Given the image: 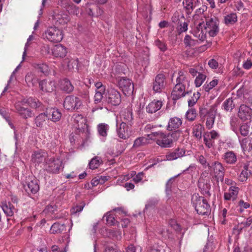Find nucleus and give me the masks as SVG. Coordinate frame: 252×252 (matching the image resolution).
Wrapping results in <instances>:
<instances>
[{"mask_svg": "<svg viewBox=\"0 0 252 252\" xmlns=\"http://www.w3.org/2000/svg\"><path fill=\"white\" fill-rule=\"evenodd\" d=\"M204 127L203 125L197 124L195 125L192 127V134L197 139H200L202 136V131L204 130Z\"/></svg>", "mask_w": 252, "mask_h": 252, "instance_id": "obj_36", "label": "nucleus"}, {"mask_svg": "<svg viewBox=\"0 0 252 252\" xmlns=\"http://www.w3.org/2000/svg\"><path fill=\"white\" fill-rule=\"evenodd\" d=\"M39 86L43 91L52 92L55 89V83L53 81H47L42 80L39 82Z\"/></svg>", "mask_w": 252, "mask_h": 252, "instance_id": "obj_26", "label": "nucleus"}, {"mask_svg": "<svg viewBox=\"0 0 252 252\" xmlns=\"http://www.w3.org/2000/svg\"><path fill=\"white\" fill-rule=\"evenodd\" d=\"M198 3L199 0H184L183 4L188 13H191Z\"/></svg>", "mask_w": 252, "mask_h": 252, "instance_id": "obj_33", "label": "nucleus"}, {"mask_svg": "<svg viewBox=\"0 0 252 252\" xmlns=\"http://www.w3.org/2000/svg\"><path fill=\"white\" fill-rule=\"evenodd\" d=\"M63 36V31L55 26L48 28L43 33V38L52 43L61 42Z\"/></svg>", "mask_w": 252, "mask_h": 252, "instance_id": "obj_3", "label": "nucleus"}, {"mask_svg": "<svg viewBox=\"0 0 252 252\" xmlns=\"http://www.w3.org/2000/svg\"><path fill=\"white\" fill-rule=\"evenodd\" d=\"M251 206L250 204L248 202H245L243 200H240L238 203V207L239 208L238 209V211L242 213L244 212L245 209L249 208Z\"/></svg>", "mask_w": 252, "mask_h": 252, "instance_id": "obj_50", "label": "nucleus"}, {"mask_svg": "<svg viewBox=\"0 0 252 252\" xmlns=\"http://www.w3.org/2000/svg\"><path fill=\"white\" fill-rule=\"evenodd\" d=\"M64 63L67 64L68 69L71 70L74 68H77L78 61L77 59H67L64 60Z\"/></svg>", "mask_w": 252, "mask_h": 252, "instance_id": "obj_41", "label": "nucleus"}, {"mask_svg": "<svg viewBox=\"0 0 252 252\" xmlns=\"http://www.w3.org/2000/svg\"><path fill=\"white\" fill-rule=\"evenodd\" d=\"M218 80L217 79H214L210 83H206L203 86V89L206 92H209L211 89L214 88L218 84Z\"/></svg>", "mask_w": 252, "mask_h": 252, "instance_id": "obj_44", "label": "nucleus"}, {"mask_svg": "<svg viewBox=\"0 0 252 252\" xmlns=\"http://www.w3.org/2000/svg\"><path fill=\"white\" fill-rule=\"evenodd\" d=\"M203 137L204 143L208 148L210 149L214 147L215 139H212L210 136H207L206 134H204Z\"/></svg>", "mask_w": 252, "mask_h": 252, "instance_id": "obj_45", "label": "nucleus"}, {"mask_svg": "<svg viewBox=\"0 0 252 252\" xmlns=\"http://www.w3.org/2000/svg\"><path fill=\"white\" fill-rule=\"evenodd\" d=\"M16 112L22 118L27 119L33 116V113L30 109L22 106V102H18L15 105Z\"/></svg>", "mask_w": 252, "mask_h": 252, "instance_id": "obj_15", "label": "nucleus"}, {"mask_svg": "<svg viewBox=\"0 0 252 252\" xmlns=\"http://www.w3.org/2000/svg\"><path fill=\"white\" fill-rule=\"evenodd\" d=\"M109 129V126L104 123L100 124L97 126V131L99 135L104 137L107 136Z\"/></svg>", "mask_w": 252, "mask_h": 252, "instance_id": "obj_39", "label": "nucleus"}, {"mask_svg": "<svg viewBox=\"0 0 252 252\" xmlns=\"http://www.w3.org/2000/svg\"><path fill=\"white\" fill-rule=\"evenodd\" d=\"M45 112L48 117V120H51L53 122L59 121L62 116L61 111L56 108H51L47 109Z\"/></svg>", "mask_w": 252, "mask_h": 252, "instance_id": "obj_19", "label": "nucleus"}, {"mask_svg": "<svg viewBox=\"0 0 252 252\" xmlns=\"http://www.w3.org/2000/svg\"><path fill=\"white\" fill-rule=\"evenodd\" d=\"M109 237H112V238H115L117 240L121 239V232L119 230H109Z\"/></svg>", "mask_w": 252, "mask_h": 252, "instance_id": "obj_54", "label": "nucleus"}, {"mask_svg": "<svg viewBox=\"0 0 252 252\" xmlns=\"http://www.w3.org/2000/svg\"><path fill=\"white\" fill-rule=\"evenodd\" d=\"M182 125V120L177 117H173L169 119L166 129L168 131L175 130L178 129Z\"/></svg>", "mask_w": 252, "mask_h": 252, "instance_id": "obj_20", "label": "nucleus"}, {"mask_svg": "<svg viewBox=\"0 0 252 252\" xmlns=\"http://www.w3.org/2000/svg\"><path fill=\"white\" fill-rule=\"evenodd\" d=\"M239 188L235 186H231L228 192H224V199L225 200H235L237 198Z\"/></svg>", "mask_w": 252, "mask_h": 252, "instance_id": "obj_21", "label": "nucleus"}, {"mask_svg": "<svg viewBox=\"0 0 252 252\" xmlns=\"http://www.w3.org/2000/svg\"><path fill=\"white\" fill-rule=\"evenodd\" d=\"M196 117V111L193 108L189 109L186 113V118L189 121H193Z\"/></svg>", "mask_w": 252, "mask_h": 252, "instance_id": "obj_46", "label": "nucleus"}, {"mask_svg": "<svg viewBox=\"0 0 252 252\" xmlns=\"http://www.w3.org/2000/svg\"><path fill=\"white\" fill-rule=\"evenodd\" d=\"M196 159L204 167L208 168L211 167L210 164L207 161L206 158L202 155H198Z\"/></svg>", "mask_w": 252, "mask_h": 252, "instance_id": "obj_52", "label": "nucleus"}, {"mask_svg": "<svg viewBox=\"0 0 252 252\" xmlns=\"http://www.w3.org/2000/svg\"><path fill=\"white\" fill-rule=\"evenodd\" d=\"M60 89L66 93H70L74 90V86L70 80L67 78H64L60 82Z\"/></svg>", "mask_w": 252, "mask_h": 252, "instance_id": "obj_25", "label": "nucleus"}, {"mask_svg": "<svg viewBox=\"0 0 252 252\" xmlns=\"http://www.w3.org/2000/svg\"><path fill=\"white\" fill-rule=\"evenodd\" d=\"M106 101L112 105H118L121 102V95L120 92L114 89L109 90Z\"/></svg>", "mask_w": 252, "mask_h": 252, "instance_id": "obj_11", "label": "nucleus"}, {"mask_svg": "<svg viewBox=\"0 0 252 252\" xmlns=\"http://www.w3.org/2000/svg\"><path fill=\"white\" fill-rule=\"evenodd\" d=\"M47 155L45 152L36 151L32 155V160L33 162L39 164L44 161Z\"/></svg>", "mask_w": 252, "mask_h": 252, "instance_id": "obj_31", "label": "nucleus"}, {"mask_svg": "<svg viewBox=\"0 0 252 252\" xmlns=\"http://www.w3.org/2000/svg\"><path fill=\"white\" fill-rule=\"evenodd\" d=\"M116 132L118 136L123 139H126L129 137V127L126 122L119 123L117 120Z\"/></svg>", "mask_w": 252, "mask_h": 252, "instance_id": "obj_12", "label": "nucleus"}, {"mask_svg": "<svg viewBox=\"0 0 252 252\" xmlns=\"http://www.w3.org/2000/svg\"><path fill=\"white\" fill-rule=\"evenodd\" d=\"M239 142L244 153L252 154V138L248 137L242 140L239 139Z\"/></svg>", "mask_w": 252, "mask_h": 252, "instance_id": "obj_22", "label": "nucleus"}, {"mask_svg": "<svg viewBox=\"0 0 252 252\" xmlns=\"http://www.w3.org/2000/svg\"><path fill=\"white\" fill-rule=\"evenodd\" d=\"M238 116L243 121L251 120L252 119V109L246 104H241L239 108Z\"/></svg>", "mask_w": 252, "mask_h": 252, "instance_id": "obj_10", "label": "nucleus"}, {"mask_svg": "<svg viewBox=\"0 0 252 252\" xmlns=\"http://www.w3.org/2000/svg\"><path fill=\"white\" fill-rule=\"evenodd\" d=\"M206 126L208 129L212 128L214 126L216 118V112L214 108H211L206 114Z\"/></svg>", "mask_w": 252, "mask_h": 252, "instance_id": "obj_24", "label": "nucleus"}, {"mask_svg": "<svg viewBox=\"0 0 252 252\" xmlns=\"http://www.w3.org/2000/svg\"><path fill=\"white\" fill-rule=\"evenodd\" d=\"M235 106L234 100L232 97L226 99L222 104L221 108L226 112H232Z\"/></svg>", "mask_w": 252, "mask_h": 252, "instance_id": "obj_35", "label": "nucleus"}, {"mask_svg": "<svg viewBox=\"0 0 252 252\" xmlns=\"http://www.w3.org/2000/svg\"><path fill=\"white\" fill-rule=\"evenodd\" d=\"M82 105V101L79 98L73 95H68L63 101L64 108L69 111L78 109Z\"/></svg>", "mask_w": 252, "mask_h": 252, "instance_id": "obj_5", "label": "nucleus"}, {"mask_svg": "<svg viewBox=\"0 0 252 252\" xmlns=\"http://www.w3.org/2000/svg\"><path fill=\"white\" fill-rule=\"evenodd\" d=\"M251 133V127L250 125L247 123L242 124L239 126L237 133H236L237 136L240 139V134L243 136H247Z\"/></svg>", "mask_w": 252, "mask_h": 252, "instance_id": "obj_32", "label": "nucleus"}, {"mask_svg": "<svg viewBox=\"0 0 252 252\" xmlns=\"http://www.w3.org/2000/svg\"><path fill=\"white\" fill-rule=\"evenodd\" d=\"M105 91H96L95 94L94 96V102L95 103H98L101 101L103 98V94Z\"/></svg>", "mask_w": 252, "mask_h": 252, "instance_id": "obj_59", "label": "nucleus"}, {"mask_svg": "<svg viewBox=\"0 0 252 252\" xmlns=\"http://www.w3.org/2000/svg\"><path fill=\"white\" fill-rule=\"evenodd\" d=\"M237 21V16L236 13H230L224 17V22L226 25H233Z\"/></svg>", "mask_w": 252, "mask_h": 252, "instance_id": "obj_42", "label": "nucleus"}, {"mask_svg": "<svg viewBox=\"0 0 252 252\" xmlns=\"http://www.w3.org/2000/svg\"><path fill=\"white\" fill-rule=\"evenodd\" d=\"M189 92L185 91V85L176 84L171 93V97L174 101L177 100L188 94Z\"/></svg>", "mask_w": 252, "mask_h": 252, "instance_id": "obj_14", "label": "nucleus"}, {"mask_svg": "<svg viewBox=\"0 0 252 252\" xmlns=\"http://www.w3.org/2000/svg\"><path fill=\"white\" fill-rule=\"evenodd\" d=\"M37 69L44 73H48L49 71L48 66L45 63L38 64Z\"/></svg>", "mask_w": 252, "mask_h": 252, "instance_id": "obj_61", "label": "nucleus"}, {"mask_svg": "<svg viewBox=\"0 0 252 252\" xmlns=\"http://www.w3.org/2000/svg\"><path fill=\"white\" fill-rule=\"evenodd\" d=\"M249 176V173L247 171L242 170L238 177V179L240 182H244L247 181Z\"/></svg>", "mask_w": 252, "mask_h": 252, "instance_id": "obj_60", "label": "nucleus"}, {"mask_svg": "<svg viewBox=\"0 0 252 252\" xmlns=\"http://www.w3.org/2000/svg\"><path fill=\"white\" fill-rule=\"evenodd\" d=\"M118 84L125 95H129L132 94L134 91V86L130 79L125 77L121 78L119 81Z\"/></svg>", "mask_w": 252, "mask_h": 252, "instance_id": "obj_9", "label": "nucleus"}, {"mask_svg": "<svg viewBox=\"0 0 252 252\" xmlns=\"http://www.w3.org/2000/svg\"><path fill=\"white\" fill-rule=\"evenodd\" d=\"M53 20L57 26L65 25L70 21V18L66 12L61 10L54 12Z\"/></svg>", "mask_w": 252, "mask_h": 252, "instance_id": "obj_8", "label": "nucleus"}, {"mask_svg": "<svg viewBox=\"0 0 252 252\" xmlns=\"http://www.w3.org/2000/svg\"><path fill=\"white\" fill-rule=\"evenodd\" d=\"M240 121L236 117H232L230 121L231 129L235 133H237L239 127Z\"/></svg>", "mask_w": 252, "mask_h": 252, "instance_id": "obj_38", "label": "nucleus"}, {"mask_svg": "<svg viewBox=\"0 0 252 252\" xmlns=\"http://www.w3.org/2000/svg\"><path fill=\"white\" fill-rule=\"evenodd\" d=\"M222 158L226 163L229 164H234L237 159L236 154L232 151H228L224 153Z\"/></svg>", "mask_w": 252, "mask_h": 252, "instance_id": "obj_29", "label": "nucleus"}, {"mask_svg": "<svg viewBox=\"0 0 252 252\" xmlns=\"http://www.w3.org/2000/svg\"><path fill=\"white\" fill-rule=\"evenodd\" d=\"M165 76L162 74H159L155 77V81L153 83V90L157 93H159L164 88Z\"/></svg>", "mask_w": 252, "mask_h": 252, "instance_id": "obj_16", "label": "nucleus"}, {"mask_svg": "<svg viewBox=\"0 0 252 252\" xmlns=\"http://www.w3.org/2000/svg\"><path fill=\"white\" fill-rule=\"evenodd\" d=\"M188 29V24L186 22H180L177 29V32L178 34L186 32Z\"/></svg>", "mask_w": 252, "mask_h": 252, "instance_id": "obj_53", "label": "nucleus"}, {"mask_svg": "<svg viewBox=\"0 0 252 252\" xmlns=\"http://www.w3.org/2000/svg\"><path fill=\"white\" fill-rule=\"evenodd\" d=\"M204 134H206L207 136H210L212 139H214L215 140L219 139L220 136V133L215 130H212L210 132H207Z\"/></svg>", "mask_w": 252, "mask_h": 252, "instance_id": "obj_57", "label": "nucleus"}, {"mask_svg": "<svg viewBox=\"0 0 252 252\" xmlns=\"http://www.w3.org/2000/svg\"><path fill=\"white\" fill-rule=\"evenodd\" d=\"M210 166L209 168L212 171V175L217 182H223L225 170L222 164L219 161H215Z\"/></svg>", "mask_w": 252, "mask_h": 252, "instance_id": "obj_4", "label": "nucleus"}, {"mask_svg": "<svg viewBox=\"0 0 252 252\" xmlns=\"http://www.w3.org/2000/svg\"><path fill=\"white\" fill-rule=\"evenodd\" d=\"M186 151L184 149L177 148L167 153L165 157L167 160L171 161L181 158L184 157Z\"/></svg>", "mask_w": 252, "mask_h": 252, "instance_id": "obj_18", "label": "nucleus"}, {"mask_svg": "<svg viewBox=\"0 0 252 252\" xmlns=\"http://www.w3.org/2000/svg\"><path fill=\"white\" fill-rule=\"evenodd\" d=\"M178 75L176 78V84L184 85L186 82H188L186 75L182 71H179Z\"/></svg>", "mask_w": 252, "mask_h": 252, "instance_id": "obj_49", "label": "nucleus"}, {"mask_svg": "<svg viewBox=\"0 0 252 252\" xmlns=\"http://www.w3.org/2000/svg\"><path fill=\"white\" fill-rule=\"evenodd\" d=\"M157 144L162 148H171L173 146V140L171 136L169 134L163 133L162 135L157 139Z\"/></svg>", "mask_w": 252, "mask_h": 252, "instance_id": "obj_17", "label": "nucleus"}, {"mask_svg": "<svg viewBox=\"0 0 252 252\" xmlns=\"http://www.w3.org/2000/svg\"><path fill=\"white\" fill-rule=\"evenodd\" d=\"M206 78V75L201 73H198L197 76L196 77L194 84L196 87H199L201 86L203 83L204 82Z\"/></svg>", "mask_w": 252, "mask_h": 252, "instance_id": "obj_47", "label": "nucleus"}, {"mask_svg": "<svg viewBox=\"0 0 252 252\" xmlns=\"http://www.w3.org/2000/svg\"><path fill=\"white\" fill-rule=\"evenodd\" d=\"M155 44L162 52H165L167 50V44L165 42L158 39L155 41Z\"/></svg>", "mask_w": 252, "mask_h": 252, "instance_id": "obj_51", "label": "nucleus"}, {"mask_svg": "<svg viewBox=\"0 0 252 252\" xmlns=\"http://www.w3.org/2000/svg\"><path fill=\"white\" fill-rule=\"evenodd\" d=\"M23 187L25 191L30 195L35 194L39 189L38 180L34 177H29Z\"/></svg>", "mask_w": 252, "mask_h": 252, "instance_id": "obj_6", "label": "nucleus"}, {"mask_svg": "<svg viewBox=\"0 0 252 252\" xmlns=\"http://www.w3.org/2000/svg\"><path fill=\"white\" fill-rule=\"evenodd\" d=\"M73 124L76 129L83 130L87 128L86 119L81 114H74L72 117Z\"/></svg>", "mask_w": 252, "mask_h": 252, "instance_id": "obj_13", "label": "nucleus"}, {"mask_svg": "<svg viewBox=\"0 0 252 252\" xmlns=\"http://www.w3.org/2000/svg\"><path fill=\"white\" fill-rule=\"evenodd\" d=\"M0 206L6 216H12L14 214L15 209L10 202H2L1 203Z\"/></svg>", "mask_w": 252, "mask_h": 252, "instance_id": "obj_30", "label": "nucleus"}, {"mask_svg": "<svg viewBox=\"0 0 252 252\" xmlns=\"http://www.w3.org/2000/svg\"><path fill=\"white\" fill-rule=\"evenodd\" d=\"M200 96V94L199 92L194 93L193 96L191 97V98L188 100L189 106H193L196 103Z\"/></svg>", "mask_w": 252, "mask_h": 252, "instance_id": "obj_55", "label": "nucleus"}, {"mask_svg": "<svg viewBox=\"0 0 252 252\" xmlns=\"http://www.w3.org/2000/svg\"><path fill=\"white\" fill-rule=\"evenodd\" d=\"M158 233L162 235L165 238H169L170 237L169 231L165 228H161L159 229Z\"/></svg>", "mask_w": 252, "mask_h": 252, "instance_id": "obj_64", "label": "nucleus"}, {"mask_svg": "<svg viewBox=\"0 0 252 252\" xmlns=\"http://www.w3.org/2000/svg\"><path fill=\"white\" fill-rule=\"evenodd\" d=\"M48 117L46 112L41 113L37 116L34 119V123L37 127H43Z\"/></svg>", "mask_w": 252, "mask_h": 252, "instance_id": "obj_34", "label": "nucleus"}, {"mask_svg": "<svg viewBox=\"0 0 252 252\" xmlns=\"http://www.w3.org/2000/svg\"><path fill=\"white\" fill-rule=\"evenodd\" d=\"M84 207V204L81 205H77L73 207L71 210V213L72 215H75L76 214L81 212Z\"/></svg>", "mask_w": 252, "mask_h": 252, "instance_id": "obj_62", "label": "nucleus"}, {"mask_svg": "<svg viewBox=\"0 0 252 252\" xmlns=\"http://www.w3.org/2000/svg\"><path fill=\"white\" fill-rule=\"evenodd\" d=\"M181 134V131L179 130H175L174 132L171 133H169V135L171 136V139L173 140V142L174 141H176L180 137Z\"/></svg>", "mask_w": 252, "mask_h": 252, "instance_id": "obj_63", "label": "nucleus"}, {"mask_svg": "<svg viewBox=\"0 0 252 252\" xmlns=\"http://www.w3.org/2000/svg\"><path fill=\"white\" fill-rule=\"evenodd\" d=\"M162 105V101L154 100L146 106V110L149 113H154L159 110Z\"/></svg>", "mask_w": 252, "mask_h": 252, "instance_id": "obj_23", "label": "nucleus"}, {"mask_svg": "<svg viewBox=\"0 0 252 252\" xmlns=\"http://www.w3.org/2000/svg\"><path fill=\"white\" fill-rule=\"evenodd\" d=\"M149 138L145 137H140L136 138L133 143L134 148H138L145 145L149 143Z\"/></svg>", "mask_w": 252, "mask_h": 252, "instance_id": "obj_40", "label": "nucleus"}, {"mask_svg": "<svg viewBox=\"0 0 252 252\" xmlns=\"http://www.w3.org/2000/svg\"><path fill=\"white\" fill-rule=\"evenodd\" d=\"M191 203L198 214L201 215L210 214L211 212L210 205L203 197L199 196L198 194H194L192 195Z\"/></svg>", "mask_w": 252, "mask_h": 252, "instance_id": "obj_2", "label": "nucleus"}, {"mask_svg": "<svg viewBox=\"0 0 252 252\" xmlns=\"http://www.w3.org/2000/svg\"><path fill=\"white\" fill-rule=\"evenodd\" d=\"M66 53V48L61 44L56 45L52 50V54L55 57L63 58Z\"/></svg>", "mask_w": 252, "mask_h": 252, "instance_id": "obj_28", "label": "nucleus"}, {"mask_svg": "<svg viewBox=\"0 0 252 252\" xmlns=\"http://www.w3.org/2000/svg\"><path fill=\"white\" fill-rule=\"evenodd\" d=\"M106 217V221L108 224L110 225H114L117 221L115 219L114 216L112 214L106 215L104 217Z\"/></svg>", "mask_w": 252, "mask_h": 252, "instance_id": "obj_58", "label": "nucleus"}, {"mask_svg": "<svg viewBox=\"0 0 252 252\" xmlns=\"http://www.w3.org/2000/svg\"><path fill=\"white\" fill-rule=\"evenodd\" d=\"M66 230V226L64 224L54 223L51 226L50 231L52 233H61Z\"/></svg>", "mask_w": 252, "mask_h": 252, "instance_id": "obj_37", "label": "nucleus"}, {"mask_svg": "<svg viewBox=\"0 0 252 252\" xmlns=\"http://www.w3.org/2000/svg\"><path fill=\"white\" fill-rule=\"evenodd\" d=\"M29 105L34 108H39L41 106V103L39 100L36 98L30 97L26 101Z\"/></svg>", "mask_w": 252, "mask_h": 252, "instance_id": "obj_48", "label": "nucleus"}, {"mask_svg": "<svg viewBox=\"0 0 252 252\" xmlns=\"http://www.w3.org/2000/svg\"><path fill=\"white\" fill-rule=\"evenodd\" d=\"M62 161L60 159L50 158L46 160L45 168L46 170L52 173H58L62 168Z\"/></svg>", "mask_w": 252, "mask_h": 252, "instance_id": "obj_7", "label": "nucleus"}, {"mask_svg": "<svg viewBox=\"0 0 252 252\" xmlns=\"http://www.w3.org/2000/svg\"><path fill=\"white\" fill-rule=\"evenodd\" d=\"M101 163V158L98 157H95L89 162L90 168L92 169L97 168Z\"/></svg>", "mask_w": 252, "mask_h": 252, "instance_id": "obj_43", "label": "nucleus"}, {"mask_svg": "<svg viewBox=\"0 0 252 252\" xmlns=\"http://www.w3.org/2000/svg\"><path fill=\"white\" fill-rule=\"evenodd\" d=\"M206 24L203 22L199 23L197 26V29L199 32L201 30V33L199 34L198 37L201 40H203L205 37V33L203 31L202 28H204L206 32H207L209 35L212 37L215 36L219 31V21L216 17H207L205 18Z\"/></svg>", "mask_w": 252, "mask_h": 252, "instance_id": "obj_1", "label": "nucleus"}, {"mask_svg": "<svg viewBox=\"0 0 252 252\" xmlns=\"http://www.w3.org/2000/svg\"><path fill=\"white\" fill-rule=\"evenodd\" d=\"M121 120L123 121L122 122H126V124L129 123L131 125L133 120L132 112L131 108L128 107L123 110L121 114Z\"/></svg>", "mask_w": 252, "mask_h": 252, "instance_id": "obj_27", "label": "nucleus"}, {"mask_svg": "<svg viewBox=\"0 0 252 252\" xmlns=\"http://www.w3.org/2000/svg\"><path fill=\"white\" fill-rule=\"evenodd\" d=\"M126 252H141L142 248L139 246H134L133 245H129L126 248Z\"/></svg>", "mask_w": 252, "mask_h": 252, "instance_id": "obj_56", "label": "nucleus"}]
</instances>
